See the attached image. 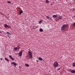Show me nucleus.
<instances>
[{"label": "nucleus", "mask_w": 75, "mask_h": 75, "mask_svg": "<svg viewBox=\"0 0 75 75\" xmlns=\"http://www.w3.org/2000/svg\"><path fill=\"white\" fill-rule=\"evenodd\" d=\"M6 34H8L9 35H11V33H10L9 32H7L6 33Z\"/></svg>", "instance_id": "obj_15"}, {"label": "nucleus", "mask_w": 75, "mask_h": 75, "mask_svg": "<svg viewBox=\"0 0 75 75\" xmlns=\"http://www.w3.org/2000/svg\"><path fill=\"white\" fill-rule=\"evenodd\" d=\"M38 60H40V61L43 60L42 59L41 57H39V58H38Z\"/></svg>", "instance_id": "obj_7"}, {"label": "nucleus", "mask_w": 75, "mask_h": 75, "mask_svg": "<svg viewBox=\"0 0 75 75\" xmlns=\"http://www.w3.org/2000/svg\"><path fill=\"white\" fill-rule=\"evenodd\" d=\"M51 5L52 6V4H51Z\"/></svg>", "instance_id": "obj_28"}, {"label": "nucleus", "mask_w": 75, "mask_h": 75, "mask_svg": "<svg viewBox=\"0 0 75 75\" xmlns=\"http://www.w3.org/2000/svg\"><path fill=\"white\" fill-rule=\"evenodd\" d=\"M8 3H11V1H8L7 2Z\"/></svg>", "instance_id": "obj_22"}, {"label": "nucleus", "mask_w": 75, "mask_h": 75, "mask_svg": "<svg viewBox=\"0 0 75 75\" xmlns=\"http://www.w3.org/2000/svg\"><path fill=\"white\" fill-rule=\"evenodd\" d=\"M0 59H1V60H3V59L2 58H1Z\"/></svg>", "instance_id": "obj_24"}, {"label": "nucleus", "mask_w": 75, "mask_h": 75, "mask_svg": "<svg viewBox=\"0 0 75 75\" xmlns=\"http://www.w3.org/2000/svg\"><path fill=\"white\" fill-rule=\"evenodd\" d=\"M30 58H32V59L33 58V54L32 53H31V54L30 55Z\"/></svg>", "instance_id": "obj_14"}, {"label": "nucleus", "mask_w": 75, "mask_h": 75, "mask_svg": "<svg viewBox=\"0 0 75 75\" xmlns=\"http://www.w3.org/2000/svg\"><path fill=\"white\" fill-rule=\"evenodd\" d=\"M4 26L6 28H7V27H9L8 25H7V24H4Z\"/></svg>", "instance_id": "obj_6"}, {"label": "nucleus", "mask_w": 75, "mask_h": 75, "mask_svg": "<svg viewBox=\"0 0 75 75\" xmlns=\"http://www.w3.org/2000/svg\"><path fill=\"white\" fill-rule=\"evenodd\" d=\"M46 18H47V19H49V17L48 16H47Z\"/></svg>", "instance_id": "obj_23"}, {"label": "nucleus", "mask_w": 75, "mask_h": 75, "mask_svg": "<svg viewBox=\"0 0 75 75\" xmlns=\"http://www.w3.org/2000/svg\"><path fill=\"white\" fill-rule=\"evenodd\" d=\"M71 73H73V74L75 73V70H72L71 71Z\"/></svg>", "instance_id": "obj_9"}, {"label": "nucleus", "mask_w": 75, "mask_h": 75, "mask_svg": "<svg viewBox=\"0 0 75 75\" xmlns=\"http://www.w3.org/2000/svg\"><path fill=\"white\" fill-rule=\"evenodd\" d=\"M67 26L66 25V24H64V25H63L61 27V30H62V31H64V30H65V28Z\"/></svg>", "instance_id": "obj_2"}, {"label": "nucleus", "mask_w": 75, "mask_h": 75, "mask_svg": "<svg viewBox=\"0 0 75 75\" xmlns=\"http://www.w3.org/2000/svg\"><path fill=\"white\" fill-rule=\"evenodd\" d=\"M25 66L28 67H29V65H28V64H25Z\"/></svg>", "instance_id": "obj_18"}, {"label": "nucleus", "mask_w": 75, "mask_h": 75, "mask_svg": "<svg viewBox=\"0 0 75 75\" xmlns=\"http://www.w3.org/2000/svg\"><path fill=\"white\" fill-rule=\"evenodd\" d=\"M17 50V47H16L14 48V50H13L14 51H16Z\"/></svg>", "instance_id": "obj_10"}, {"label": "nucleus", "mask_w": 75, "mask_h": 75, "mask_svg": "<svg viewBox=\"0 0 75 75\" xmlns=\"http://www.w3.org/2000/svg\"><path fill=\"white\" fill-rule=\"evenodd\" d=\"M39 31H40V32H42V31H43V30L41 28H40V29Z\"/></svg>", "instance_id": "obj_16"}, {"label": "nucleus", "mask_w": 75, "mask_h": 75, "mask_svg": "<svg viewBox=\"0 0 75 75\" xmlns=\"http://www.w3.org/2000/svg\"><path fill=\"white\" fill-rule=\"evenodd\" d=\"M23 52V51H21L20 52H19V55L20 56H22V53Z\"/></svg>", "instance_id": "obj_4"}, {"label": "nucleus", "mask_w": 75, "mask_h": 75, "mask_svg": "<svg viewBox=\"0 0 75 75\" xmlns=\"http://www.w3.org/2000/svg\"><path fill=\"white\" fill-rule=\"evenodd\" d=\"M53 16V18H57V16H56V15H53V16Z\"/></svg>", "instance_id": "obj_19"}, {"label": "nucleus", "mask_w": 75, "mask_h": 75, "mask_svg": "<svg viewBox=\"0 0 75 75\" xmlns=\"http://www.w3.org/2000/svg\"><path fill=\"white\" fill-rule=\"evenodd\" d=\"M72 66L73 67H75V62L73 63L72 64Z\"/></svg>", "instance_id": "obj_17"}, {"label": "nucleus", "mask_w": 75, "mask_h": 75, "mask_svg": "<svg viewBox=\"0 0 75 75\" xmlns=\"http://www.w3.org/2000/svg\"><path fill=\"white\" fill-rule=\"evenodd\" d=\"M59 19H62L63 18V17L62 16H59Z\"/></svg>", "instance_id": "obj_8"}, {"label": "nucleus", "mask_w": 75, "mask_h": 75, "mask_svg": "<svg viewBox=\"0 0 75 75\" xmlns=\"http://www.w3.org/2000/svg\"><path fill=\"white\" fill-rule=\"evenodd\" d=\"M11 64L12 65H13H13H14V66H16V63H15V62H12L11 63Z\"/></svg>", "instance_id": "obj_3"}, {"label": "nucleus", "mask_w": 75, "mask_h": 75, "mask_svg": "<svg viewBox=\"0 0 75 75\" xmlns=\"http://www.w3.org/2000/svg\"><path fill=\"white\" fill-rule=\"evenodd\" d=\"M20 47H18V50H19V49H20Z\"/></svg>", "instance_id": "obj_26"}, {"label": "nucleus", "mask_w": 75, "mask_h": 75, "mask_svg": "<svg viewBox=\"0 0 75 75\" xmlns=\"http://www.w3.org/2000/svg\"><path fill=\"white\" fill-rule=\"evenodd\" d=\"M5 60H6L8 62L9 61V60L7 58H5Z\"/></svg>", "instance_id": "obj_12"}, {"label": "nucleus", "mask_w": 75, "mask_h": 75, "mask_svg": "<svg viewBox=\"0 0 75 75\" xmlns=\"http://www.w3.org/2000/svg\"><path fill=\"white\" fill-rule=\"evenodd\" d=\"M74 10L75 11V10Z\"/></svg>", "instance_id": "obj_33"}, {"label": "nucleus", "mask_w": 75, "mask_h": 75, "mask_svg": "<svg viewBox=\"0 0 75 75\" xmlns=\"http://www.w3.org/2000/svg\"><path fill=\"white\" fill-rule=\"evenodd\" d=\"M7 36H8V37H9V36L8 35H7Z\"/></svg>", "instance_id": "obj_30"}, {"label": "nucleus", "mask_w": 75, "mask_h": 75, "mask_svg": "<svg viewBox=\"0 0 75 75\" xmlns=\"http://www.w3.org/2000/svg\"><path fill=\"white\" fill-rule=\"evenodd\" d=\"M74 17H75V15L74 16Z\"/></svg>", "instance_id": "obj_31"}, {"label": "nucleus", "mask_w": 75, "mask_h": 75, "mask_svg": "<svg viewBox=\"0 0 75 75\" xmlns=\"http://www.w3.org/2000/svg\"><path fill=\"white\" fill-rule=\"evenodd\" d=\"M23 13V11H22V10H21L20 11V12L19 15H21V14L22 13Z\"/></svg>", "instance_id": "obj_13"}, {"label": "nucleus", "mask_w": 75, "mask_h": 75, "mask_svg": "<svg viewBox=\"0 0 75 75\" xmlns=\"http://www.w3.org/2000/svg\"><path fill=\"white\" fill-rule=\"evenodd\" d=\"M9 57L10 59H11L12 60H14V59L13 58V57H12V56L11 55H9Z\"/></svg>", "instance_id": "obj_5"}, {"label": "nucleus", "mask_w": 75, "mask_h": 75, "mask_svg": "<svg viewBox=\"0 0 75 75\" xmlns=\"http://www.w3.org/2000/svg\"><path fill=\"white\" fill-rule=\"evenodd\" d=\"M53 65V67H54V68H56L58 66L59 64L57 61H56V62H54Z\"/></svg>", "instance_id": "obj_1"}, {"label": "nucleus", "mask_w": 75, "mask_h": 75, "mask_svg": "<svg viewBox=\"0 0 75 75\" xmlns=\"http://www.w3.org/2000/svg\"><path fill=\"white\" fill-rule=\"evenodd\" d=\"M46 2L47 3H48L49 2V1L48 0H47L46 1Z\"/></svg>", "instance_id": "obj_21"}, {"label": "nucleus", "mask_w": 75, "mask_h": 75, "mask_svg": "<svg viewBox=\"0 0 75 75\" xmlns=\"http://www.w3.org/2000/svg\"><path fill=\"white\" fill-rule=\"evenodd\" d=\"M58 69V70H59L60 69V68H59Z\"/></svg>", "instance_id": "obj_27"}, {"label": "nucleus", "mask_w": 75, "mask_h": 75, "mask_svg": "<svg viewBox=\"0 0 75 75\" xmlns=\"http://www.w3.org/2000/svg\"><path fill=\"white\" fill-rule=\"evenodd\" d=\"M9 38H11V37H9Z\"/></svg>", "instance_id": "obj_32"}, {"label": "nucleus", "mask_w": 75, "mask_h": 75, "mask_svg": "<svg viewBox=\"0 0 75 75\" xmlns=\"http://www.w3.org/2000/svg\"><path fill=\"white\" fill-rule=\"evenodd\" d=\"M0 33H2L1 32V30H0Z\"/></svg>", "instance_id": "obj_29"}, {"label": "nucleus", "mask_w": 75, "mask_h": 75, "mask_svg": "<svg viewBox=\"0 0 75 75\" xmlns=\"http://www.w3.org/2000/svg\"><path fill=\"white\" fill-rule=\"evenodd\" d=\"M74 26H75V22L74 23Z\"/></svg>", "instance_id": "obj_25"}, {"label": "nucleus", "mask_w": 75, "mask_h": 75, "mask_svg": "<svg viewBox=\"0 0 75 75\" xmlns=\"http://www.w3.org/2000/svg\"><path fill=\"white\" fill-rule=\"evenodd\" d=\"M32 52H30V51L28 52V54H29L30 57L31 55V54H32Z\"/></svg>", "instance_id": "obj_11"}, {"label": "nucleus", "mask_w": 75, "mask_h": 75, "mask_svg": "<svg viewBox=\"0 0 75 75\" xmlns=\"http://www.w3.org/2000/svg\"><path fill=\"white\" fill-rule=\"evenodd\" d=\"M42 22V21H40L39 22V23L40 24Z\"/></svg>", "instance_id": "obj_20"}]
</instances>
